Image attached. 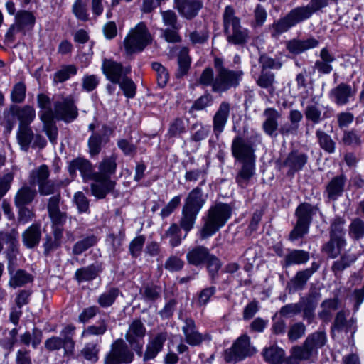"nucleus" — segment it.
<instances>
[{
  "mask_svg": "<svg viewBox=\"0 0 364 364\" xmlns=\"http://www.w3.org/2000/svg\"><path fill=\"white\" fill-rule=\"evenodd\" d=\"M117 156H105L99 163L98 171L94 173L93 183L90 188L92 193L97 198L102 199L114 191L116 182L111 179V176L117 171Z\"/></svg>",
  "mask_w": 364,
  "mask_h": 364,
  "instance_id": "obj_1",
  "label": "nucleus"
},
{
  "mask_svg": "<svg viewBox=\"0 0 364 364\" xmlns=\"http://www.w3.org/2000/svg\"><path fill=\"white\" fill-rule=\"evenodd\" d=\"M232 215L230 205L218 203L212 205L203 218V226L200 231L202 240L208 238L223 227Z\"/></svg>",
  "mask_w": 364,
  "mask_h": 364,
  "instance_id": "obj_2",
  "label": "nucleus"
},
{
  "mask_svg": "<svg viewBox=\"0 0 364 364\" xmlns=\"http://www.w3.org/2000/svg\"><path fill=\"white\" fill-rule=\"evenodd\" d=\"M223 25L228 43L236 46H244L248 42L249 30L242 26L240 19L236 16L232 6L228 5L224 9Z\"/></svg>",
  "mask_w": 364,
  "mask_h": 364,
  "instance_id": "obj_3",
  "label": "nucleus"
},
{
  "mask_svg": "<svg viewBox=\"0 0 364 364\" xmlns=\"http://www.w3.org/2000/svg\"><path fill=\"white\" fill-rule=\"evenodd\" d=\"M215 69V82L213 92L223 93L230 89L239 86L242 80L244 72L242 70H230L227 68L220 58L214 59Z\"/></svg>",
  "mask_w": 364,
  "mask_h": 364,
  "instance_id": "obj_4",
  "label": "nucleus"
},
{
  "mask_svg": "<svg viewBox=\"0 0 364 364\" xmlns=\"http://www.w3.org/2000/svg\"><path fill=\"white\" fill-rule=\"evenodd\" d=\"M345 219L341 217H336L330 226V240L323 246V251L331 258H336L340 254L343 248L346 245L344 229Z\"/></svg>",
  "mask_w": 364,
  "mask_h": 364,
  "instance_id": "obj_5",
  "label": "nucleus"
},
{
  "mask_svg": "<svg viewBox=\"0 0 364 364\" xmlns=\"http://www.w3.org/2000/svg\"><path fill=\"white\" fill-rule=\"evenodd\" d=\"M151 41L152 37L146 26L140 22L129 31L124 40V46L127 53L131 54L142 51Z\"/></svg>",
  "mask_w": 364,
  "mask_h": 364,
  "instance_id": "obj_6",
  "label": "nucleus"
},
{
  "mask_svg": "<svg viewBox=\"0 0 364 364\" xmlns=\"http://www.w3.org/2000/svg\"><path fill=\"white\" fill-rule=\"evenodd\" d=\"M50 170L46 164H42L32 170L28 176L31 186H37L38 191L41 196L54 194L58 186L54 181L49 179Z\"/></svg>",
  "mask_w": 364,
  "mask_h": 364,
  "instance_id": "obj_7",
  "label": "nucleus"
},
{
  "mask_svg": "<svg viewBox=\"0 0 364 364\" xmlns=\"http://www.w3.org/2000/svg\"><path fill=\"white\" fill-rule=\"evenodd\" d=\"M256 352L250 345V338L247 335H242L232 344V347L225 352V360L229 363H237L251 356Z\"/></svg>",
  "mask_w": 364,
  "mask_h": 364,
  "instance_id": "obj_8",
  "label": "nucleus"
},
{
  "mask_svg": "<svg viewBox=\"0 0 364 364\" xmlns=\"http://www.w3.org/2000/svg\"><path fill=\"white\" fill-rule=\"evenodd\" d=\"M36 23V17L31 11L20 10L15 15V22L12 24L6 33V39L14 41L16 33L26 34V31L33 29Z\"/></svg>",
  "mask_w": 364,
  "mask_h": 364,
  "instance_id": "obj_9",
  "label": "nucleus"
},
{
  "mask_svg": "<svg viewBox=\"0 0 364 364\" xmlns=\"http://www.w3.org/2000/svg\"><path fill=\"white\" fill-rule=\"evenodd\" d=\"M133 359V352L129 350L125 341L119 338L112 344L111 350L105 359V364H127Z\"/></svg>",
  "mask_w": 364,
  "mask_h": 364,
  "instance_id": "obj_10",
  "label": "nucleus"
},
{
  "mask_svg": "<svg viewBox=\"0 0 364 364\" xmlns=\"http://www.w3.org/2000/svg\"><path fill=\"white\" fill-rule=\"evenodd\" d=\"M74 331L75 327L67 326L60 333L63 338L53 336L47 339L45 342V347L50 351L57 350L63 348L65 353H71L75 346V343L73 340Z\"/></svg>",
  "mask_w": 364,
  "mask_h": 364,
  "instance_id": "obj_11",
  "label": "nucleus"
},
{
  "mask_svg": "<svg viewBox=\"0 0 364 364\" xmlns=\"http://www.w3.org/2000/svg\"><path fill=\"white\" fill-rule=\"evenodd\" d=\"M55 119L69 123L78 116V109L75 104L73 96L63 97L54 103Z\"/></svg>",
  "mask_w": 364,
  "mask_h": 364,
  "instance_id": "obj_12",
  "label": "nucleus"
},
{
  "mask_svg": "<svg viewBox=\"0 0 364 364\" xmlns=\"http://www.w3.org/2000/svg\"><path fill=\"white\" fill-rule=\"evenodd\" d=\"M146 334V328L139 319L132 321L125 334V338L137 354H141L143 338Z\"/></svg>",
  "mask_w": 364,
  "mask_h": 364,
  "instance_id": "obj_13",
  "label": "nucleus"
},
{
  "mask_svg": "<svg viewBox=\"0 0 364 364\" xmlns=\"http://www.w3.org/2000/svg\"><path fill=\"white\" fill-rule=\"evenodd\" d=\"M102 70L106 78L115 84L119 82L122 77L131 73V67L124 66L121 63L112 59H104L102 63Z\"/></svg>",
  "mask_w": 364,
  "mask_h": 364,
  "instance_id": "obj_14",
  "label": "nucleus"
},
{
  "mask_svg": "<svg viewBox=\"0 0 364 364\" xmlns=\"http://www.w3.org/2000/svg\"><path fill=\"white\" fill-rule=\"evenodd\" d=\"M232 154L237 160L242 163L255 161L254 149L250 142L240 136H235L231 145Z\"/></svg>",
  "mask_w": 364,
  "mask_h": 364,
  "instance_id": "obj_15",
  "label": "nucleus"
},
{
  "mask_svg": "<svg viewBox=\"0 0 364 364\" xmlns=\"http://www.w3.org/2000/svg\"><path fill=\"white\" fill-rule=\"evenodd\" d=\"M304 115L306 121L317 124L323 120L331 117L333 109L328 105L323 106L318 102H311L304 109Z\"/></svg>",
  "mask_w": 364,
  "mask_h": 364,
  "instance_id": "obj_16",
  "label": "nucleus"
},
{
  "mask_svg": "<svg viewBox=\"0 0 364 364\" xmlns=\"http://www.w3.org/2000/svg\"><path fill=\"white\" fill-rule=\"evenodd\" d=\"M38 115L43 122V131L46 132L50 141L52 144H55L58 138V128L54 121L55 118V109L53 111L50 107L41 110Z\"/></svg>",
  "mask_w": 364,
  "mask_h": 364,
  "instance_id": "obj_17",
  "label": "nucleus"
},
{
  "mask_svg": "<svg viewBox=\"0 0 364 364\" xmlns=\"http://www.w3.org/2000/svg\"><path fill=\"white\" fill-rule=\"evenodd\" d=\"M174 8L186 19H192L196 16L203 8L201 0H173Z\"/></svg>",
  "mask_w": 364,
  "mask_h": 364,
  "instance_id": "obj_18",
  "label": "nucleus"
},
{
  "mask_svg": "<svg viewBox=\"0 0 364 364\" xmlns=\"http://www.w3.org/2000/svg\"><path fill=\"white\" fill-rule=\"evenodd\" d=\"M60 198V195L58 193L48 199V212L53 227H62L67 219L66 213L61 211L59 208Z\"/></svg>",
  "mask_w": 364,
  "mask_h": 364,
  "instance_id": "obj_19",
  "label": "nucleus"
},
{
  "mask_svg": "<svg viewBox=\"0 0 364 364\" xmlns=\"http://www.w3.org/2000/svg\"><path fill=\"white\" fill-rule=\"evenodd\" d=\"M355 93V90L350 85L341 82L331 90L330 97L337 105L343 106L347 105Z\"/></svg>",
  "mask_w": 364,
  "mask_h": 364,
  "instance_id": "obj_20",
  "label": "nucleus"
},
{
  "mask_svg": "<svg viewBox=\"0 0 364 364\" xmlns=\"http://www.w3.org/2000/svg\"><path fill=\"white\" fill-rule=\"evenodd\" d=\"M230 112V104L228 102H222L213 119V129L216 136L220 134L228 122Z\"/></svg>",
  "mask_w": 364,
  "mask_h": 364,
  "instance_id": "obj_21",
  "label": "nucleus"
},
{
  "mask_svg": "<svg viewBox=\"0 0 364 364\" xmlns=\"http://www.w3.org/2000/svg\"><path fill=\"white\" fill-rule=\"evenodd\" d=\"M263 116L264 117L262 124L263 131L269 136H276L279 127V119L282 117L281 113L274 108L269 107L264 110Z\"/></svg>",
  "mask_w": 364,
  "mask_h": 364,
  "instance_id": "obj_22",
  "label": "nucleus"
},
{
  "mask_svg": "<svg viewBox=\"0 0 364 364\" xmlns=\"http://www.w3.org/2000/svg\"><path fill=\"white\" fill-rule=\"evenodd\" d=\"M9 114L16 117L19 121L18 125H30L36 119V110L33 106L24 105L18 107L11 105Z\"/></svg>",
  "mask_w": 364,
  "mask_h": 364,
  "instance_id": "obj_23",
  "label": "nucleus"
},
{
  "mask_svg": "<svg viewBox=\"0 0 364 364\" xmlns=\"http://www.w3.org/2000/svg\"><path fill=\"white\" fill-rule=\"evenodd\" d=\"M206 202V196H204L200 186L191 190L186 200L183 208L199 213Z\"/></svg>",
  "mask_w": 364,
  "mask_h": 364,
  "instance_id": "obj_24",
  "label": "nucleus"
},
{
  "mask_svg": "<svg viewBox=\"0 0 364 364\" xmlns=\"http://www.w3.org/2000/svg\"><path fill=\"white\" fill-rule=\"evenodd\" d=\"M182 331L186 343L193 346H199L208 337L207 335H203L197 331L194 321L191 318L185 320Z\"/></svg>",
  "mask_w": 364,
  "mask_h": 364,
  "instance_id": "obj_25",
  "label": "nucleus"
},
{
  "mask_svg": "<svg viewBox=\"0 0 364 364\" xmlns=\"http://www.w3.org/2000/svg\"><path fill=\"white\" fill-rule=\"evenodd\" d=\"M287 50L294 55H299L301 53L316 48L319 42L318 40L310 38L306 40L292 39L286 42Z\"/></svg>",
  "mask_w": 364,
  "mask_h": 364,
  "instance_id": "obj_26",
  "label": "nucleus"
},
{
  "mask_svg": "<svg viewBox=\"0 0 364 364\" xmlns=\"http://www.w3.org/2000/svg\"><path fill=\"white\" fill-rule=\"evenodd\" d=\"M79 171L84 181L92 180L94 171L92 164L87 159L77 158L73 160L69 165L70 174H74Z\"/></svg>",
  "mask_w": 364,
  "mask_h": 364,
  "instance_id": "obj_27",
  "label": "nucleus"
},
{
  "mask_svg": "<svg viewBox=\"0 0 364 364\" xmlns=\"http://www.w3.org/2000/svg\"><path fill=\"white\" fill-rule=\"evenodd\" d=\"M308 156L298 151L290 152L283 162V165L289 168V173H294L303 168L307 163Z\"/></svg>",
  "mask_w": 364,
  "mask_h": 364,
  "instance_id": "obj_28",
  "label": "nucleus"
},
{
  "mask_svg": "<svg viewBox=\"0 0 364 364\" xmlns=\"http://www.w3.org/2000/svg\"><path fill=\"white\" fill-rule=\"evenodd\" d=\"M41 235V225L32 224L22 233V242L28 249L34 248L39 245Z\"/></svg>",
  "mask_w": 364,
  "mask_h": 364,
  "instance_id": "obj_29",
  "label": "nucleus"
},
{
  "mask_svg": "<svg viewBox=\"0 0 364 364\" xmlns=\"http://www.w3.org/2000/svg\"><path fill=\"white\" fill-rule=\"evenodd\" d=\"M314 8V3L310 1L309 4L305 6H299L292 9L287 16L294 26L297 23L310 18L313 13L318 11Z\"/></svg>",
  "mask_w": 364,
  "mask_h": 364,
  "instance_id": "obj_30",
  "label": "nucleus"
},
{
  "mask_svg": "<svg viewBox=\"0 0 364 364\" xmlns=\"http://www.w3.org/2000/svg\"><path fill=\"white\" fill-rule=\"evenodd\" d=\"M319 57L321 59L315 62L314 68L321 74L326 75L331 73L333 70L331 63L336 60L335 56L328 48H323L320 51Z\"/></svg>",
  "mask_w": 364,
  "mask_h": 364,
  "instance_id": "obj_31",
  "label": "nucleus"
},
{
  "mask_svg": "<svg viewBox=\"0 0 364 364\" xmlns=\"http://www.w3.org/2000/svg\"><path fill=\"white\" fill-rule=\"evenodd\" d=\"M346 177L341 174L333 177L326 185V193L328 199L336 200L344 191Z\"/></svg>",
  "mask_w": 364,
  "mask_h": 364,
  "instance_id": "obj_32",
  "label": "nucleus"
},
{
  "mask_svg": "<svg viewBox=\"0 0 364 364\" xmlns=\"http://www.w3.org/2000/svg\"><path fill=\"white\" fill-rule=\"evenodd\" d=\"M9 273L10 275L9 286L13 289L23 287L33 281V275L24 269L14 271L9 267Z\"/></svg>",
  "mask_w": 364,
  "mask_h": 364,
  "instance_id": "obj_33",
  "label": "nucleus"
},
{
  "mask_svg": "<svg viewBox=\"0 0 364 364\" xmlns=\"http://www.w3.org/2000/svg\"><path fill=\"white\" fill-rule=\"evenodd\" d=\"M209 250L204 246H196L188 250L186 254L188 263L198 267L205 263L210 257Z\"/></svg>",
  "mask_w": 364,
  "mask_h": 364,
  "instance_id": "obj_34",
  "label": "nucleus"
},
{
  "mask_svg": "<svg viewBox=\"0 0 364 364\" xmlns=\"http://www.w3.org/2000/svg\"><path fill=\"white\" fill-rule=\"evenodd\" d=\"M167 336L165 333L157 334L148 344L144 355V360L147 361L154 359L162 350Z\"/></svg>",
  "mask_w": 364,
  "mask_h": 364,
  "instance_id": "obj_35",
  "label": "nucleus"
},
{
  "mask_svg": "<svg viewBox=\"0 0 364 364\" xmlns=\"http://www.w3.org/2000/svg\"><path fill=\"white\" fill-rule=\"evenodd\" d=\"M101 272L102 268L100 264H92L77 269L75 273V278L80 283L89 282L95 279Z\"/></svg>",
  "mask_w": 364,
  "mask_h": 364,
  "instance_id": "obj_36",
  "label": "nucleus"
},
{
  "mask_svg": "<svg viewBox=\"0 0 364 364\" xmlns=\"http://www.w3.org/2000/svg\"><path fill=\"white\" fill-rule=\"evenodd\" d=\"M36 195L35 189L24 185L16 192L14 197V204L16 207L26 206L33 200Z\"/></svg>",
  "mask_w": 364,
  "mask_h": 364,
  "instance_id": "obj_37",
  "label": "nucleus"
},
{
  "mask_svg": "<svg viewBox=\"0 0 364 364\" xmlns=\"http://www.w3.org/2000/svg\"><path fill=\"white\" fill-rule=\"evenodd\" d=\"M262 355L264 360L270 364H282L284 360L285 352L277 346H271L264 348Z\"/></svg>",
  "mask_w": 364,
  "mask_h": 364,
  "instance_id": "obj_38",
  "label": "nucleus"
},
{
  "mask_svg": "<svg viewBox=\"0 0 364 364\" xmlns=\"http://www.w3.org/2000/svg\"><path fill=\"white\" fill-rule=\"evenodd\" d=\"M255 174V161L244 162L236 176V182L242 188H246Z\"/></svg>",
  "mask_w": 364,
  "mask_h": 364,
  "instance_id": "obj_39",
  "label": "nucleus"
},
{
  "mask_svg": "<svg viewBox=\"0 0 364 364\" xmlns=\"http://www.w3.org/2000/svg\"><path fill=\"white\" fill-rule=\"evenodd\" d=\"M309 259V254L308 252L301 250H293L285 255L284 267L305 264Z\"/></svg>",
  "mask_w": 364,
  "mask_h": 364,
  "instance_id": "obj_40",
  "label": "nucleus"
},
{
  "mask_svg": "<svg viewBox=\"0 0 364 364\" xmlns=\"http://www.w3.org/2000/svg\"><path fill=\"white\" fill-rule=\"evenodd\" d=\"M304 342L314 354H316L318 349L321 348L326 345L327 336L325 331H316L309 334Z\"/></svg>",
  "mask_w": 364,
  "mask_h": 364,
  "instance_id": "obj_41",
  "label": "nucleus"
},
{
  "mask_svg": "<svg viewBox=\"0 0 364 364\" xmlns=\"http://www.w3.org/2000/svg\"><path fill=\"white\" fill-rule=\"evenodd\" d=\"M16 136L21 149L27 151L34 138V133L30 125H18Z\"/></svg>",
  "mask_w": 364,
  "mask_h": 364,
  "instance_id": "obj_42",
  "label": "nucleus"
},
{
  "mask_svg": "<svg viewBox=\"0 0 364 364\" xmlns=\"http://www.w3.org/2000/svg\"><path fill=\"white\" fill-rule=\"evenodd\" d=\"M357 260V256L355 254L346 252L341 258L335 261L332 265V271L336 276L341 274L344 269L349 267Z\"/></svg>",
  "mask_w": 364,
  "mask_h": 364,
  "instance_id": "obj_43",
  "label": "nucleus"
},
{
  "mask_svg": "<svg viewBox=\"0 0 364 364\" xmlns=\"http://www.w3.org/2000/svg\"><path fill=\"white\" fill-rule=\"evenodd\" d=\"M348 314L345 311H340L337 313L333 322V330L338 332H349L355 323L353 318L347 320Z\"/></svg>",
  "mask_w": 364,
  "mask_h": 364,
  "instance_id": "obj_44",
  "label": "nucleus"
},
{
  "mask_svg": "<svg viewBox=\"0 0 364 364\" xmlns=\"http://www.w3.org/2000/svg\"><path fill=\"white\" fill-rule=\"evenodd\" d=\"M191 63V59L188 55V49L182 48L178 55V70L176 73L177 78H181L187 75Z\"/></svg>",
  "mask_w": 364,
  "mask_h": 364,
  "instance_id": "obj_45",
  "label": "nucleus"
},
{
  "mask_svg": "<svg viewBox=\"0 0 364 364\" xmlns=\"http://www.w3.org/2000/svg\"><path fill=\"white\" fill-rule=\"evenodd\" d=\"M162 289L160 286L155 284H146L139 291L144 301L147 303H152L161 298Z\"/></svg>",
  "mask_w": 364,
  "mask_h": 364,
  "instance_id": "obj_46",
  "label": "nucleus"
},
{
  "mask_svg": "<svg viewBox=\"0 0 364 364\" xmlns=\"http://www.w3.org/2000/svg\"><path fill=\"white\" fill-rule=\"evenodd\" d=\"M71 11L80 21L87 22L90 19L88 5L85 0H75L72 5Z\"/></svg>",
  "mask_w": 364,
  "mask_h": 364,
  "instance_id": "obj_47",
  "label": "nucleus"
},
{
  "mask_svg": "<svg viewBox=\"0 0 364 364\" xmlns=\"http://www.w3.org/2000/svg\"><path fill=\"white\" fill-rule=\"evenodd\" d=\"M348 236L353 240H360L364 238V220L355 218L348 225Z\"/></svg>",
  "mask_w": 364,
  "mask_h": 364,
  "instance_id": "obj_48",
  "label": "nucleus"
},
{
  "mask_svg": "<svg viewBox=\"0 0 364 364\" xmlns=\"http://www.w3.org/2000/svg\"><path fill=\"white\" fill-rule=\"evenodd\" d=\"M316 137L320 147L328 154H332L336 150V143L332 137L321 129L316 131Z\"/></svg>",
  "mask_w": 364,
  "mask_h": 364,
  "instance_id": "obj_49",
  "label": "nucleus"
},
{
  "mask_svg": "<svg viewBox=\"0 0 364 364\" xmlns=\"http://www.w3.org/2000/svg\"><path fill=\"white\" fill-rule=\"evenodd\" d=\"M119 289L117 287H110L105 292L102 293L98 299V304L103 308L112 306L119 294Z\"/></svg>",
  "mask_w": 364,
  "mask_h": 364,
  "instance_id": "obj_50",
  "label": "nucleus"
},
{
  "mask_svg": "<svg viewBox=\"0 0 364 364\" xmlns=\"http://www.w3.org/2000/svg\"><path fill=\"white\" fill-rule=\"evenodd\" d=\"M314 208L309 203H302L296 210L297 221L306 225H310L312 220Z\"/></svg>",
  "mask_w": 364,
  "mask_h": 364,
  "instance_id": "obj_51",
  "label": "nucleus"
},
{
  "mask_svg": "<svg viewBox=\"0 0 364 364\" xmlns=\"http://www.w3.org/2000/svg\"><path fill=\"white\" fill-rule=\"evenodd\" d=\"M341 141L346 146H358L362 143V136L355 129H344Z\"/></svg>",
  "mask_w": 364,
  "mask_h": 364,
  "instance_id": "obj_52",
  "label": "nucleus"
},
{
  "mask_svg": "<svg viewBox=\"0 0 364 364\" xmlns=\"http://www.w3.org/2000/svg\"><path fill=\"white\" fill-rule=\"evenodd\" d=\"M198 214V213L196 212L183 207L181 218L180 220V227L184 230L186 233L193 228Z\"/></svg>",
  "mask_w": 364,
  "mask_h": 364,
  "instance_id": "obj_53",
  "label": "nucleus"
},
{
  "mask_svg": "<svg viewBox=\"0 0 364 364\" xmlns=\"http://www.w3.org/2000/svg\"><path fill=\"white\" fill-rule=\"evenodd\" d=\"M338 300L337 299H330L323 301L321 307L322 311L318 313V316L325 322L331 320V312L338 309Z\"/></svg>",
  "mask_w": 364,
  "mask_h": 364,
  "instance_id": "obj_54",
  "label": "nucleus"
},
{
  "mask_svg": "<svg viewBox=\"0 0 364 364\" xmlns=\"http://www.w3.org/2000/svg\"><path fill=\"white\" fill-rule=\"evenodd\" d=\"M42 338V332L37 328H33L32 333L29 331L25 332L20 336V341L22 343L26 346H28L30 343L32 346L36 348L41 343Z\"/></svg>",
  "mask_w": 364,
  "mask_h": 364,
  "instance_id": "obj_55",
  "label": "nucleus"
},
{
  "mask_svg": "<svg viewBox=\"0 0 364 364\" xmlns=\"http://www.w3.org/2000/svg\"><path fill=\"white\" fill-rule=\"evenodd\" d=\"M164 237L169 238V243L173 247L178 246L183 239L181 236V228L176 223L171 225Z\"/></svg>",
  "mask_w": 364,
  "mask_h": 364,
  "instance_id": "obj_56",
  "label": "nucleus"
},
{
  "mask_svg": "<svg viewBox=\"0 0 364 364\" xmlns=\"http://www.w3.org/2000/svg\"><path fill=\"white\" fill-rule=\"evenodd\" d=\"M96 242L97 239L94 235L87 236L74 245L73 253L75 255H79L92 247Z\"/></svg>",
  "mask_w": 364,
  "mask_h": 364,
  "instance_id": "obj_57",
  "label": "nucleus"
},
{
  "mask_svg": "<svg viewBox=\"0 0 364 364\" xmlns=\"http://www.w3.org/2000/svg\"><path fill=\"white\" fill-rule=\"evenodd\" d=\"M311 277V271L306 269L299 271L296 274V275L291 279L290 284L296 290L302 289Z\"/></svg>",
  "mask_w": 364,
  "mask_h": 364,
  "instance_id": "obj_58",
  "label": "nucleus"
},
{
  "mask_svg": "<svg viewBox=\"0 0 364 364\" xmlns=\"http://www.w3.org/2000/svg\"><path fill=\"white\" fill-rule=\"evenodd\" d=\"M77 73V68L74 65L63 66L54 74L53 80L55 82H63L68 80L71 75Z\"/></svg>",
  "mask_w": 364,
  "mask_h": 364,
  "instance_id": "obj_59",
  "label": "nucleus"
},
{
  "mask_svg": "<svg viewBox=\"0 0 364 364\" xmlns=\"http://www.w3.org/2000/svg\"><path fill=\"white\" fill-rule=\"evenodd\" d=\"M115 84L119 85L127 97L133 98L135 96L136 87L133 80L127 75L122 77L119 82H116Z\"/></svg>",
  "mask_w": 364,
  "mask_h": 364,
  "instance_id": "obj_60",
  "label": "nucleus"
},
{
  "mask_svg": "<svg viewBox=\"0 0 364 364\" xmlns=\"http://www.w3.org/2000/svg\"><path fill=\"white\" fill-rule=\"evenodd\" d=\"M300 313L303 312V318L311 323L314 316L315 306L311 301L306 299L299 300Z\"/></svg>",
  "mask_w": 364,
  "mask_h": 364,
  "instance_id": "obj_61",
  "label": "nucleus"
},
{
  "mask_svg": "<svg viewBox=\"0 0 364 364\" xmlns=\"http://www.w3.org/2000/svg\"><path fill=\"white\" fill-rule=\"evenodd\" d=\"M207 263V268L213 283H215L218 278V272L221 267L220 259L213 255H210V257L205 261Z\"/></svg>",
  "mask_w": 364,
  "mask_h": 364,
  "instance_id": "obj_62",
  "label": "nucleus"
},
{
  "mask_svg": "<svg viewBox=\"0 0 364 364\" xmlns=\"http://www.w3.org/2000/svg\"><path fill=\"white\" fill-rule=\"evenodd\" d=\"M294 26L286 16L284 18L279 19L278 21L274 22L272 25V36L273 37H277V36L287 31L289 28L293 27Z\"/></svg>",
  "mask_w": 364,
  "mask_h": 364,
  "instance_id": "obj_63",
  "label": "nucleus"
},
{
  "mask_svg": "<svg viewBox=\"0 0 364 364\" xmlns=\"http://www.w3.org/2000/svg\"><path fill=\"white\" fill-rule=\"evenodd\" d=\"M191 130V140L196 142L205 139L209 134L208 127L203 126L201 123L199 122L193 124Z\"/></svg>",
  "mask_w": 364,
  "mask_h": 364,
  "instance_id": "obj_64",
  "label": "nucleus"
}]
</instances>
